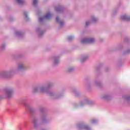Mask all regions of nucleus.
I'll list each match as a JSON object with an SVG mask.
<instances>
[{"label":"nucleus","mask_w":130,"mask_h":130,"mask_svg":"<svg viewBox=\"0 0 130 130\" xmlns=\"http://www.w3.org/2000/svg\"><path fill=\"white\" fill-rule=\"evenodd\" d=\"M48 88H49V85L47 87L40 86L35 87L33 91L35 92H41V93H46V92H47V90H48Z\"/></svg>","instance_id":"nucleus-1"},{"label":"nucleus","mask_w":130,"mask_h":130,"mask_svg":"<svg viewBox=\"0 0 130 130\" xmlns=\"http://www.w3.org/2000/svg\"><path fill=\"white\" fill-rule=\"evenodd\" d=\"M15 73H16V71L14 70L3 71L0 73V78H8V77L15 74Z\"/></svg>","instance_id":"nucleus-2"},{"label":"nucleus","mask_w":130,"mask_h":130,"mask_svg":"<svg viewBox=\"0 0 130 130\" xmlns=\"http://www.w3.org/2000/svg\"><path fill=\"white\" fill-rule=\"evenodd\" d=\"M14 93V90L12 88H7L5 89V95L1 96V98L4 99L7 97V98H11L13 97V94Z\"/></svg>","instance_id":"nucleus-3"},{"label":"nucleus","mask_w":130,"mask_h":130,"mask_svg":"<svg viewBox=\"0 0 130 130\" xmlns=\"http://www.w3.org/2000/svg\"><path fill=\"white\" fill-rule=\"evenodd\" d=\"M96 41V40L94 38H86L81 40V43L82 44H85L86 43H94Z\"/></svg>","instance_id":"nucleus-4"},{"label":"nucleus","mask_w":130,"mask_h":130,"mask_svg":"<svg viewBox=\"0 0 130 130\" xmlns=\"http://www.w3.org/2000/svg\"><path fill=\"white\" fill-rule=\"evenodd\" d=\"M26 66L24 63H19L17 65V72H23L26 70Z\"/></svg>","instance_id":"nucleus-5"},{"label":"nucleus","mask_w":130,"mask_h":130,"mask_svg":"<svg viewBox=\"0 0 130 130\" xmlns=\"http://www.w3.org/2000/svg\"><path fill=\"white\" fill-rule=\"evenodd\" d=\"M50 18H51V14L50 13H49L47 14L45 16H44L43 17L40 18L39 21L40 22H42L43 20H49V19H50Z\"/></svg>","instance_id":"nucleus-6"},{"label":"nucleus","mask_w":130,"mask_h":130,"mask_svg":"<svg viewBox=\"0 0 130 130\" xmlns=\"http://www.w3.org/2000/svg\"><path fill=\"white\" fill-rule=\"evenodd\" d=\"M78 129L79 130H82V129L90 130V128L86 125H78Z\"/></svg>","instance_id":"nucleus-7"},{"label":"nucleus","mask_w":130,"mask_h":130,"mask_svg":"<svg viewBox=\"0 0 130 130\" xmlns=\"http://www.w3.org/2000/svg\"><path fill=\"white\" fill-rule=\"evenodd\" d=\"M56 21L57 22V23H58V24H59L60 27H62L64 25V22H63L62 20H59L58 17L56 18Z\"/></svg>","instance_id":"nucleus-8"},{"label":"nucleus","mask_w":130,"mask_h":130,"mask_svg":"<svg viewBox=\"0 0 130 130\" xmlns=\"http://www.w3.org/2000/svg\"><path fill=\"white\" fill-rule=\"evenodd\" d=\"M121 19L122 20H125L126 21H130V16L127 15H123L121 16Z\"/></svg>","instance_id":"nucleus-9"},{"label":"nucleus","mask_w":130,"mask_h":130,"mask_svg":"<svg viewBox=\"0 0 130 130\" xmlns=\"http://www.w3.org/2000/svg\"><path fill=\"white\" fill-rule=\"evenodd\" d=\"M39 122V120L37 119H35L34 121V126L35 128H38V127L39 126V124H38Z\"/></svg>","instance_id":"nucleus-10"},{"label":"nucleus","mask_w":130,"mask_h":130,"mask_svg":"<svg viewBox=\"0 0 130 130\" xmlns=\"http://www.w3.org/2000/svg\"><path fill=\"white\" fill-rule=\"evenodd\" d=\"M53 60L54 61V66L58 64V63H59V58L58 57H55L53 58Z\"/></svg>","instance_id":"nucleus-11"},{"label":"nucleus","mask_w":130,"mask_h":130,"mask_svg":"<svg viewBox=\"0 0 130 130\" xmlns=\"http://www.w3.org/2000/svg\"><path fill=\"white\" fill-rule=\"evenodd\" d=\"M16 3H17V4H19L20 5H22V4H23V3H24V1L23 0H15Z\"/></svg>","instance_id":"nucleus-12"},{"label":"nucleus","mask_w":130,"mask_h":130,"mask_svg":"<svg viewBox=\"0 0 130 130\" xmlns=\"http://www.w3.org/2000/svg\"><path fill=\"white\" fill-rule=\"evenodd\" d=\"M15 35L16 36H21L22 35V34L20 31H17L15 32Z\"/></svg>","instance_id":"nucleus-13"},{"label":"nucleus","mask_w":130,"mask_h":130,"mask_svg":"<svg viewBox=\"0 0 130 130\" xmlns=\"http://www.w3.org/2000/svg\"><path fill=\"white\" fill-rule=\"evenodd\" d=\"M38 3V0H34V6H36V5H37Z\"/></svg>","instance_id":"nucleus-14"},{"label":"nucleus","mask_w":130,"mask_h":130,"mask_svg":"<svg viewBox=\"0 0 130 130\" xmlns=\"http://www.w3.org/2000/svg\"><path fill=\"white\" fill-rule=\"evenodd\" d=\"M96 20L97 19H96V18L93 17L91 19V22H96Z\"/></svg>","instance_id":"nucleus-15"},{"label":"nucleus","mask_w":130,"mask_h":130,"mask_svg":"<svg viewBox=\"0 0 130 130\" xmlns=\"http://www.w3.org/2000/svg\"><path fill=\"white\" fill-rule=\"evenodd\" d=\"M50 96H54L55 98H57V96H56V94H54L53 93H50Z\"/></svg>","instance_id":"nucleus-16"},{"label":"nucleus","mask_w":130,"mask_h":130,"mask_svg":"<svg viewBox=\"0 0 130 130\" xmlns=\"http://www.w3.org/2000/svg\"><path fill=\"white\" fill-rule=\"evenodd\" d=\"M73 39H74V37H73V36H70L68 37L69 40H73Z\"/></svg>","instance_id":"nucleus-17"},{"label":"nucleus","mask_w":130,"mask_h":130,"mask_svg":"<svg viewBox=\"0 0 130 130\" xmlns=\"http://www.w3.org/2000/svg\"><path fill=\"white\" fill-rule=\"evenodd\" d=\"M73 70H74V68L71 67V68H70L68 69V71H69V72H72Z\"/></svg>","instance_id":"nucleus-18"},{"label":"nucleus","mask_w":130,"mask_h":130,"mask_svg":"<svg viewBox=\"0 0 130 130\" xmlns=\"http://www.w3.org/2000/svg\"><path fill=\"white\" fill-rule=\"evenodd\" d=\"M90 23H91V21H86V26H89V25L90 24Z\"/></svg>","instance_id":"nucleus-19"},{"label":"nucleus","mask_w":130,"mask_h":130,"mask_svg":"<svg viewBox=\"0 0 130 130\" xmlns=\"http://www.w3.org/2000/svg\"><path fill=\"white\" fill-rule=\"evenodd\" d=\"M104 99H108V95H104Z\"/></svg>","instance_id":"nucleus-20"},{"label":"nucleus","mask_w":130,"mask_h":130,"mask_svg":"<svg viewBox=\"0 0 130 130\" xmlns=\"http://www.w3.org/2000/svg\"><path fill=\"white\" fill-rule=\"evenodd\" d=\"M130 98L128 96H125V100H129Z\"/></svg>","instance_id":"nucleus-21"},{"label":"nucleus","mask_w":130,"mask_h":130,"mask_svg":"<svg viewBox=\"0 0 130 130\" xmlns=\"http://www.w3.org/2000/svg\"><path fill=\"white\" fill-rule=\"evenodd\" d=\"M59 10H60V8L59 7L56 8V11H59Z\"/></svg>","instance_id":"nucleus-22"},{"label":"nucleus","mask_w":130,"mask_h":130,"mask_svg":"<svg viewBox=\"0 0 130 130\" xmlns=\"http://www.w3.org/2000/svg\"><path fill=\"white\" fill-rule=\"evenodd\" d=\"M24 15L25 16V18H26V19L28 18V15H27V13H24Z\"/></svg>","instance_id":"nucleus-23"},{"label":"nucleus","mask_w":130,"mask_h":130,"mask_svg":"<svg viewBox=\"0 0 130 130\" xmlns=\"http://www.w3.org/2000/svg\"><path fill=\"white\" fill-rule=\"evenodd\" d=\"M87 58H88V56H85L83 57V59H87Z\"/></svg>","instance_id":"nucleus-24"},{"label":"nucleus","mask_w":130,"mask_h":130,"mask_svg":"<svg viewBox=\"0 0 130 130\" xmlns=\"http://www.w3.org/2000/svg\"><path fill=\"white\" fill-rule=\"evenodd\" d=\"M4 47H6V45H3L2 46V49H4Z\"/></svg>","instance_id":"nucleus-25"},{"label":"nucleus","mask_w":130,"mask_h":130,"mask_svg":"<svg viewBox=\"0 0 130 130\" xmlns=\"http://www.w3.org/2000/svg\"><path fill=\"white\" fill-rule=\"evenodd\" d=\"M95 121H96V120H92V123H95Z\"/></svg>","instance_id":"nucleus-26"},{"label":"nucleus","mask_w":130,"mask_h":130,"mask_svg":"<svg viewBox=\"0 0 130 130\" xmlns=\"http://www.w3.org/2000/svg\"><path fill=\"white\" fill-rule=\"evenodd\" d=\"M81 61H83V60H81Z\"/></svg>","instance_id":"nucleus-27"},{"label":"nucleus","mask_w":130,"mask_h":130,"mask_svg":"<svg viewBox=\"0 0 130 130\" xmlns=\"http://www.w3.org/2000/svg\"><path fill=\"white\" fill-rule=\"evenodd\" d=\"M42 119H43V118H42Z\"/></svg>","instance_id":"nucleus-28"}]
</instances>
